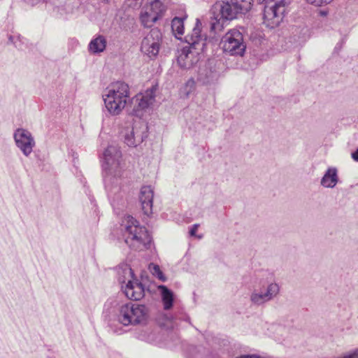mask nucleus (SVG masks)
Returning a JSON list of instances; mask_svg holds the SVG:
<instances>
[{
  "mask_svg": "<svg viewBox=\"0 0 358 358\" xmlns=\"http://www.w3.org/2000/svg\"><path fill=\"white\" fill-rule=\"evenodd\" d=\"M201 22L196 19L195 27L192 33L185 36L186 42L189 46L184 47L178 56V65L185 69L192 68L200 59L201 53L206 45V36L201 34Z\"/></svg>",
  "mask_w": 358,
  "mask_h": 358,
  "instance_id": "1",
  "label": "nucleus"
},
{
  "mask_svg": "<svg viewBox=\"0 0 358 358\" xmlns=\"http://www.w3.org/2000/svg\"><path fill=\"white\" fill-rule=\"evenodd\" d=\"M253 0H230L215 3L212 8L215 22H211V29L215 31L223 29L224 20H231L240 13L250 10Z\"/></svg>",
  "mask_w": 358,
  "mask_h": 358,
  "instance_id": "2",
  "label": "nucleus"
},
{
  "mask_svg": "<svg viewBox=\"0 0 358 358\" xmlns=\"http://www.w3.org/2000/svg\"><path fill=\"white\" fill-rule=\"evenodd\" d=\"M102 96L108 113L117 115L124 108L129 98V87L124 82L113 83L105 90Z\"/></svg>",
  "mask_w": 358,
  "mask_h": 358,
  "instance_id": "3",
  "label": "nucleus"
},
{
  "mask_svg": "<svg viewBox=\"0 0 358 358\" xmlns=\"http://www.w3.org/2000/svg\"><path fill=\"white\" fill-rule=\"evenodd\" d=\"M124 226L127 236L125 243L135 250H143L148 248L151 243V237L145 227L141 226L138 222L131 216L127 217Z\"/></svg>",
  "mask_w": 358,
  "mask_h": 358,
  "instance_id": "4",
  "label": "nucleus"
},
{
  "mask_svg": "<svg viewBox=\"0 0 358 358\" xmlns=\"http://www.w3.org/2000/svg\"><path fill=\"white\" fill-rule=\"evenodd\" d=\"M149 317V309L143 304L127 303L122 305L117 315L118 322L124 326L145 324Z\"/></svg>",
  "mask_w": 358,
  "mask_h": 358,
  "instance_id": "5",
  "label": "nucleus"
},
{
  "mask_svg": "<svg viewBox=\"0 0 358 358\" xmlns=\"http://www.w3.org/2000/svg\"><path fill=\"white\" fill-rule=\"evenodd\" d=\"M103 168L106 173V182L112 179L120 178L122 175V153L116 145H109L103 153Z\"/></svg>",
  "mask_w": 358,
  "mask_h": 358,
  "instance_id": "6",
  "label": "nucleus"
},
{
  "mask_svg": "<svg viewBox=\"0 0 358 358\" xmlns=\"http://www.w3.org/2000/svg\"><path fill=\"white\" fill-rule=\"evenodd\" d=\"M265 3L264 9V24L269 28L278 27L282 22L285 12L286 0H259Z\"/></svg>",
  "mask_w": 358,
  "mask_h": 358,
  "instance_id": "7",
  "label": "nucleus"
},
{
  "mask_svg": "<svg viewBox=\"0 0 358 358\" xmlns=\"http://www.w3.org/2000/svg\"><path fill=\"white\" fill-rule=\"evenodd\" d=\"M122 275L119 277V282L122 285L127 297L133 301H139L145 296V287L138 280L134 278V272L129 267H126L122 271Z\"/></svg>",
  "mask_w": 358,
  "mask_h": 358,
  "instance_id": "8",
  "label": "nucleus"
},
{
  "mask_svg": "<svg viewBox=\"0 0 358 358\" xmlns=\"http://www.w3.org/2000/svg\"><path fill=\"white\" fill-rule=\"evenodd\" d=\"M223 51L230 55L243 56L246 48L243 34L238 29L229 30L221 41Z\"/></svg>",
  "mask_w": 358,
  "mask_h": 358,
  "instance_id": "9",
  "label": "nucleus"
},
{
  "mask_svg": "<svg viewBox=\"0 0 358 358\" xmlns=\"http://www.w3.org/2000/svg\"><path fill=\"white\" fill-rule=\"evenodd\" d=\"M161 41V31L158 29H151L141 42L142 52L149 57H155L159 52Z\"/></svg>",
  "mask_w": 358,
  "mask_h": 358,
  "instance_id": "10",
  "label": "nucleus"
},
{
  "mask_svg": "<svg viewBox=\"0 0 358 358\" xmlns=\"http://www.w3.org/2000/svg\"><path fill=\"white\" fill-rule=\"evenodd\" d=\"M156 87H152L144 93L136 95L131 99L134 105L132 114L135 116L142 115V112L147 109L155 101Z\"/></svg>",
  "mask_w": 358,
  "mask_h": 358,
  "instance_id": "11",
  "label": "nucleus"
},
{
  "mask_svg": "<svg viewBox=\"0 0 358 358\" xmlns=\"http://www.w3.org/2000/svg\"><path fill=\"white\" fill-rule=\"evenodd\" d=\"M14 139L17 147L28 157L35 146V141L31 134L24 129H17L14 133Z\"/></svg>",
  "mask_w": 358,
  "mask_h": 358,
  "instance_id": "12",
  "label": "nucleus"
},
{
  "mask_svg": "<svg viewBox=\"0 0 358 358\" xmlns=\"http://www.w3.org/2000/svg\"><path fill=\"white\" fill-rule=\"evenodd\" d=\"M280 292V286L275 282L270 283L265 292L254 290L250 295L251 302L257 306L262 305L276 297Z\"/></svg>",
  "mask_w": 358,
  "mask_h": 358,
  "instance_id": "13",
  "label": "nucleus"
},
{
  "mask_svg": "<svg viewBox=\"0 0 358 358\" xmlns=\"http://www.w3.org/2000/svg\"><path fill=\"white\" fill-rule=\"evenodd\" d=\"M120 136L124 143L129 147L135 148L140 145L144 138V135L139 132L129 122V124L123 127L120 131Z\"/></svg>",
  "mask_w": 358,
  "mask_h": 358,
  "instance_id": "14",
  "label": "nucleus"
},
{
  "mask_svg": "<svg viewBox=\"0 0 358 358\" xmlns=\"http://www.w3.org/2000/svg\"><path fill=\"white\" fill-rule=\"evenodd\" d=\"M154 191L151 186L146 185L141 187L139 194V200L143 213L150 216L152 213V202Z\"/></svg>",
  "mask_w": 358,
  "mask_h": 358,
  "instance_id": "15",
  "label": "nucleus"
},
{
  "mask_svg": "<svg viewBox=\"0 0 358 358\" xmlns=\"http://www.w3.org/2000/svg\"><path fill=\"white\" fill-rule=\"evenodd\" d=\"M217 74L211 67L203 66L198 72L197 80L202 85H209L217 80Z\"/></svg>",
  "mask_w": 358,
  "mask_h": 358,
  "instance_id": "16",
  "label": "nucleus"
},
{
  "mask_svg": "<svg viewBox=\"0 0 358 358\" xmlns=\"http://www.w3.org/2000/svg\"><path fill=\"white\" fill-rule=\"evenodd\" d=\"M338 182V170L336 167H329L321 179L320 185L326 188H334Z\"/></svg>",
  "mask_w": 358,
  "mask_h": 358,
  "instance_id": "17",
  "label": "nucleus"
},
{
  "mask_svg": "<svg viewBox=\"0 0 358 358\" xmlns=\"http://www.w3.org/2000/svg\"><path fill=\"white\" fill-rule=\"evenodd\" d=\"M106 39L103 36L99 35L92 39L89 43V51L92 54H99L105 50L106 47Z\"/></svg>",
  "mask_w": 358,
  "mask_h": 358,
  "instance_id": "18",
  "label": "nucleus"
},
{
  "mask_svg": "<svg viewBox=\"0 0 358 358\" xmlns=\"http://www.w3.org/2000/svg\"><path fill=\"white\" fill-rule=\"evenodd\" d=\"M158 289L161 292L162 299L164 305V308L166 310H170L173 306V293L168 289L165 285L158 286Z\"/></svg>",
  "mask_w": 358,
  "mask_h": 358,
  "instance_id": "19",
  "label": "nucleus"
},
{
  "mask_svg": "<svg viewBox=\"0 0 358 358\" xmlns=\"http://www.w3.org/2000/svg\"><path fill=\"white\" fill-rule=\"evenodd\" d=\"M141 22L145 27H150L158 20L157 14L152 13L148 8L142 11L140 16Z\"/></svg>",
  "mask_w": 358,
  "mask_h": 358,
  "instance_id": "20",
  "label": "nucleus"
},
{
  "mask_svg": "<svg viewBox=\"0 0 358 358\" xmlns=\"http://www.w3.org/2000/svg\"><path fill=\"white\" fill-rule=\"evenodd\" d=\"M147 8L152 12V13L157 14V19L162 16L165 10V7L160 0H154Z\"/></svg>",
  "mask_w": 358,
  "mask_h": 358,
  "instance_id": "21",
  "label": "nucleus"
},
{
  "mask_svg": "<svg viewBox=\"0 0 358 358\" xmlns=\"http://www.w3.org/2000/svg\"><path fill=\"white\" fill-rule=\"evenodd\" d=\"M183 19L180 17H174L171 22V28L173 32L176 35L182 36L184 34Z\"/></svg>",
  "mask_w": 358,
  "mask_h": 358,
  "instance_id": "22",
  "label": "nucleus"
},
{
  "mask_svg": "<svg viewBox=\"0 0 358 358\" xmlns=\"http://www.w3.org/2000/svg\"><path fill=\"white\" fill-rule=\"evenodd\" d=\"M308 3L317 6H321L324 4H328L331 3L333 0H306Z\"/></svg>",
  "mask_w": 358,
  "mask_h": 358,
  "instance_id": "23",
  "label": "nucleus"
},
{
  "mask_svg": "<svg viewBox=\"0 0 358 358\" xmlns=\"http://www.w3.org/2000/svg\"><path fill=\"white\" fill-rule=\"evenodd\" d=\"M148 268L153 275H156L157 273L160 271V268L158 265L153 263L149 264Z\"/></svg>",
  "mask_w": 358,
  "mask_h": 358,
  "instance_id": "24",
  "label": "nucleus"
},
{
  "mask_svg": "<svg viewBox=\"0 0 358 358\" xmlns=\"http://www.w3.org/2000/svg\"><path fill=\"white\" fill-rule=\"evenodd\" d=\"M199 226V224H194V225H192V228L189 230V234L191 236H196V232L198 229Z\"/></svg>",
  "mask_w": 358,
  "mask_h": 358,
  "instance_id": "25",
  "label": "nucleus"
},
{
  "mask_svg": "<svg viewBox=\"0 0 358 358\" xmlns=\"http://www.w3.org/2000/svg\"><path fill=\"white\" fill-rule=\"evenodd\" d=\"M155 276L163 282L166 281V277L164 275L161 270L157 273Z\"/></svg>",
  "mask_w": 358,
  "mask_h": 358,
  "instance_id": "26",
  "label": "nucleus"
},
{
  "mask_svg": "<svg viewBox=\"0 0 358 358\" xmlns=\"http://www.w3.org/2000/svg\"><path fill=\"white\" fill-rule=\"evenodd\" d=\"M352 158L355 161L358 162V148L352 153Z\"/></svg>",
  "mask_w": 358,
  "mask_h": 358,
  "instance_id": "27",
  "label": "nucleus"
},
{
  "mask_svg": "<svg viewBox=\"0 0 358 358\" xmlns=\"http://www.w3.org/2000/svg\"><path fill=\"white\" fill-rule=\"evenodd\" d=\"M194 83V81L193 80H189V83Z\"/></svg>",
  "mask_w": 358,
  "mask_h": 358,
  "instance_id": "28",
  "label": "nucleus"
}]
</instances>
